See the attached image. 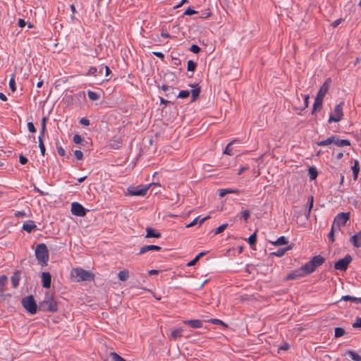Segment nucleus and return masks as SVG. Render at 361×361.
<instances>
[{
    "label": "nucleus",
    "mask_w": 361,
    "mask_h": 361,
    "mask_svg": "<svg viewBox=\"0 0 361 361\" xmlns=\"http://www.w3.org/2000/svg\"><path fill=\"white\" fill-rule=\"evenodd\" d=\"M353 328H361V318L357 317L355 323L353 324Z\"/></svg>",
    "instance_id": "56"
},
{
    "label": "nucleus",
    "mask_w": 361,
    "mask_h": 361,
    "mask_svg": "<svg viewBox=\"0 0 361 361\" xmlns=\"http://www.w3.org/2000/svg\"><path fill=\"white\" fill-rule=\"evenodd\" d=\"M288 348L289 345L287 343H284L279 348V350H287Z\"/></svg>",
    "instance_id": "63"
},
{
    "label": "nucleus",
    "mask_w": 361,
    "mask_h": 361,
    "mask_svg": "<svg viewBox=\"0 0 361 361\" xmlns=\"http://www.w3.org/2000/svg\"><path fill=\"white\" fill-rule=\"evenodd\" d=\"M27 128L30 133H34L36 132V128L32 122H29L27 123Z\"/></svg>",
    "instance_id": "55"
},
{
    "label": "nucleus",
    "mask_w": 361,
    "mask_h": 361,
    "mask_svg": "<svg viewBox=\"0 0 361 361\" xmlns=\"http://www.w3.org/2000/svg\"><path fill=\"white\" fill-rule=\"evenodd\" d=\"M288 243L287 239L285 236L279 237L275 242H272V244L275 245H282Z\"/></svg>",
    "instance_id": "35"
},
{
    "label": "nucleus",
    "mask_w": 361,
    "mask_h": 361,
    "mask_svg": "<svg viewBox=\"0 0 361 361\" xmlns=\"http://www.w3.org/2000/svg\"><path fill=\"white\" fill-rule=\"evenodd\" d=\"M323 99L316 97L313 104L312 114H314L316 111H320L322 107Z\"/></svg>",
    "instance_id": "20"
},
{
    "label": "nucleus",
    "mask_w": 361,
    "mask_h": 361,
    "mask_svg": "<svg viewBox=\"0 0 361 361\" xmlns=\"http://www.w3.org/2000/svg\"><path fill=\"white\" fill-rule=\"evenodd\" d=\"M190 51L194 54H198L200 51V48L197 44H192L190 48Z\"/></svg>",
    "instance_id": "51"
},
{
    "label": "nucleus",
    "mask_w": 361,
    "mask_h": 361,
    "mask_svg": "<svg viewBox=\"0 0 361 361\" xmlns=\"http://www.w3.org/2000/svg\"><path fill=\"white\" fill-rule=\"evenodd\" d=\"M130 274L128 269H123L118 274V278L121 281H126L129 278Z\"/></svg>",
    "instance_id": "23"
},
{
    "label": "nucleus",
    "mask_w": 361,
    "mask_h": 361,
    "mask_svg": "<svg viewBox=\"0 0 361 361\" xmlns=\"http://www.w3.org/2000/svg\"><path fill=\"white\" fill-rule=\"evenodd\" d=\"M343 104V103L341 102L335 106L334 115L332 114H330L329 120H328L329 123L338 122L343 118V107H342Z\"/></svg>",
    "instance_id": "7"
},
{
    "label": "nucleus",
    "mask_w": 361,
    "mask_h": 361,
    "mask_svg": "<svg viewBox=\"0 0 361 361\" xmlns=\"http://www.w3.org/2000/svg\"><path fill=\"white\" fill-rule=\"evenodd\" d=\"M72 274L77 279L78 281H91L94 280V275L92 272L79 268L73 269Z\"/></svg>",
    "instance_id": "5"
},
{
    "label": "nucleus",
    "mask_w": 361,
    "mask_h": 361,
    "mask_svg": "<svg viewBox=\"0 0 361 361\" xmlns=\"http://www.w3.org/2000/svg\"><path fill=\"white\" fill-rule=\"evenodd\" d=\"M87 95L89 99L92 101L97 100L99 98V96L97 92L90 90L87 92Z\"/></svg>",
    "instance_id": "38"
},
{
    "label": "nucleus",
    "mask_w": 361,
    "mask_h": 361,
    "mask_svg": "<svg viewBox=\"0 0 361 361\" xmlns=\"http://www.w3.org/2000/svg\"><path fill=\"white\" fill-rule=\"evenodd\" d=\"M103 72V66H101L99 70L96 67H90L87 73V75H94L97 76L98 75L102 74Z\"/></svg>",
    "instance_id": "21"
},
{
    "label": "nucleus",
    "mask_w": 361,
    "mask_h": 361,
    "mask_svg": "<svg viewBox=\"0 0 361 361\" xmlns=\"http://www.w3.org/2000/svg\"><path fill=\"white\" fill-rule=\"evenodd\" d=\"M238 190H233V189H230V188H226V189H221L219 190V196L220 197H224L226 194H228V193H238Z\"/></svg>",
    "instance_id": "31"
},
{
    "label": "nucleus",
    "mask_w": 361,
    "mask_h": 361,
    "mask_svg": "<svg viewBox=\"0 0 361 361\" xmlns=\"http://www.w3.org/2000/svg\"><path fill=\"white\" fill-rule=\"evenodd\" d=\"M313 202H314V197H313V196L309 197H308V200H307V210H308L309 213H311L312 209L313 207Z\"/></svg>",
    "instance_id": "43"
},
{
    "label": "nucleus",
    "mask_w": 361,
    "mask_h": 361,
    "mask_svg": "<svg viewBox=\"0 0 361 361\" xmlns=\"http://www.w3.org/2000/svg\"><path fill=\"white\" fill-rule=\"evenodd\" d=\"M73 140L75 144H80L83 140L80 135L75 134L73 136Z\"/></svg>",
    "instance_id": "52"
},
{
    "label": "nucleus",
    "mask_w": 361,
    "mask_h": 361,
    "mask_svg": "<svg viewBox=\"0 0 361 361\" xmlns=\"http://www.w3.org/2000/svg\"><path fill=\"white\" fill-rule=\"evenodd\" d=\"M197 67V63L195 62H194L192 60H189L188 61V64H187V70L188 71H195V68Z\"/></svg>",
    "instance_id": "37"
},
{
    "label": "nucleus",
    "mask_w": 361,
    "mask_h": 361,
    "mask_svg": "<svg viewBox=\"0 0 361 361\" xmlns=\"http://www.w3.org/2000/svg\"><path fill=\"white\" fill-rule=\"evenodd\" d=\"M204 255H206V252H200L192 260L190 261L187 264V266L188 267H192V266H194L199 261L200 257H202Z\"/></svg>",
    "instance_id": "29"
},
{
    "label": "nucleus",
    "mask_w": 361,
    "mask_h": 361,
    "mask_svg": "<svg viewBox=\"0 0 361 361\" xmlns=\"http://www.w3.org/2000/svg\"><path fill=\"white\" fill-rule=\"evenodd\" d=\"M161 90L164 91L166 93V96L169 97L171 94H173V92H170L169 90H173V87L166 85H161Z\"/></svg>",
    "instance_id": "39"
},
{
    "label": "nucleus",
    "mask_w": 361,
    "mask_h": 361,
    "mask_svg": "<svg viewBox=\"0 0 361 361\" xmlns=\"http://www.w3.org/2000/svg\"><path fill=\"white\" fill-rule=\"evenodd\" d=\"M110 356L111 357L112 361H126L124 358L120 356L115 352H112L110 353Z\"/></svg>",
    "instance_id": "36"
},
{
    "label": "nucleus",
    "mask_w": 361,
    "mask_h": 361,
    "mask_svg": "<svg viewBox=\"0 0 361 361\" xmlns=\"http://www.w3.org/2000/svg\"><path fill=\"white\" fill-rule=\"evenodd\" d=\"M334 142V136L331 135V137H328L327 139L318 142L317 145L319 146H327L330 144H332Z\"/></svg>",
    "instance_id": "32"
},
{
    "label": "nucleus",
    "mask_w": 361,
    "mask_h": 361,
    "mask_svg": "<svg viewBox=\"0 0 361 361\" xmlns=\"http://www.w3.org/2000/svg\"><path fill=\"white\" fill-rule=\"evenodd\" d=\"M38 141H39V147L40 149V152H41L42 155L44 156L45 154L46 149H45V146L44 145L43 137H38Z\"/></svg>",
    "instance_id": "41"
},
{
    "label": "nucleus",
    "mask_w": 361,
    "mask_h": 361,
    "mask_svg": "<svg viewBox=\"0 0 361 361\" xmlns=\"http://www.w3.org/2000/svg\"><path fill=\"white\" fill-rule=\"evenodd\" d=\"M7 281V277L5 275L0 276V286H4Z\"/></svg>",
    "instance_id": "60"
},
{
    "label": "nucleus",
    "mask_w": 361,
    "mask_h": 361,
    "mask_svg": "<svg viewBox=\"0 0 361 361\" xmlns=\"http://www.w3.org/2000/svg\"><path fill=\"white\" fill-rule=\"evenodd\" d=\"M152 185H157L156 183H150L148 185L139 188V187L130 186L128 188V194L131 196H144L146 195L147 191L149 190Z\"/></svg>",
    "instance_id": "6"
},
{
    "label": "nucleus",
    "mask_w": 361,
    "mask_h": 361,
    "mask_svg": "<svg viewBox=\"0 0 361 361\" xmlns=\"http://www.w3.org/2000/svg\"><path fill=\"white\" fill-rule=\"evenodd\" d=\"M21 272L19 270L16 271L11 276V281L12 286L14 288H16L19 285V281L20 279Z\"/></svg>",
    "instance_id": "15"
},
{
    "label": "nucleus",
    "mask_w": 361,
    "mask_h": 361,
    "mask_svg": "<svg viewBox=\"0 0 361 361\" xmlns=\"http://www.w3.org/2000/svg\"><path fill=\"white\" fill-rule=\"evenodd\" d=\"M14 77H15V75H13V76L11 77V78L9 80V87L13 92H14L16 90V82H15Z\"/></svg>",
    "instance_id": "44"
},
{
    "label": "nucleus",
    "mask_w": 361,
    "mask_h": 361,
    "mask_svg": "<svg viewBox=\"0 0 361 361\" xmlns=\"http://www.w3.org/2000/svg\"><path fill=\"white\" fill-rule=\"evenodd\" d=\"M349 219H350V213L349 212H341L335 216L334 221L335 224H336L337 226H339L341 227L342 226H345V224L349 220Z\"/></svg>",
    "instance_id": "10"
},
{
    "label": "nucleus",
    "mask_w": 361,
    "mask_h": 361,
    "mask_svg": "<svg viewBox=\"0 0 361 361\" xmlns=\"http://www.w3.org/2000/svg\"><path fill=\"white\" fill-rule=\"evenodd\" d=\"M185 324H189L192 328L197 329L202 327V322L198 319H191L184 321Z\"/></svg>",
    "instance_id": "22"
},
{
    "label": "nucleus",
    "mask_w": 361,
    "mask_h": 361,
    "mask_svg": "<svg viewBox=\"0 0 361 361\" xmlns=\"http://www.w3.org/2000/svg\"><path fill=\"white\" fill-rule=\"evenodd\" d=\"M341 300L351 301L356 304H361V298H356L350 295H343Z\"/></svg>",
    "instance_id": "24"
},
{
    "label": "nucleus",
    "mask_w": 361,
    "mask_h": 361,
    "mask_svg": "<svg viewBox=\"0 0 361 361\" xmlns=\"http://www.w3.org/2000/svg\"><path fill=\"white\" fill-rule=\"evenodd\" d=\"M71 212L73 215L78 216H84L86 214V209L78 202L71 204Z\"/></svg>",
    "instance_id": "11"
},
{
    "label": "nucleus",
    "mask_w": 361,
    "mask_h": 361,
    "mask_svg": "<svg viewBox=\"0 0 361 361\" xmlns=\"http://www.w3.org/2000/svg\"><path fill=\"white\" fill-rule=\"evenodd\" d=\"M34 190L38 193H39L41 195H49V194L48 192H45L42 190H41L39 188L34 185Z\"/></svg>",
    "instance_id": "61"
},
{
    "label": "nucleus",
    "mask_w": 361,
    "mask_h": 361,
    "mask_svg": "<svg viewBox=\"0 0 361 361\" xmlns=\"http://www.w3.org/2000/svg\"><path fill=\"white\" fill-rule=\"evenodd\" d=\"M161 250V247L158 245H145L140 249V252H139L138 255H142V254H144L148 251H151V250L160 251Z\"/></svg>",
    "instance_id": "14"
},
{
    "label": "nucleus",
    "mask_w": 361,
    "mask_h": 361,
    "mask_svg": "<svg viewBox=\"0 0 361 361\" xmlns=\"http://www.w3.org/2000/svg\"><path fill=\"white\" fill-rule=\"evenodd\" d=\"M36 225L35 224L33 221H27L23 225V229L27 233H31L36 228Z\"/></svg>",
    "instance_id": "19"
},
{
    "label": "nucleus",
    "mask_w": 361,
    "mask_h": 361,
    "mask_svg": "<svg viewBox=\"0 0 361 361\" xmlns=\"http://www.w3.org/2000/svg\"><path fill=\"white\" fill-rule=\"evenodd\" d=\"M250 212L249 210H244L241 212V217L247 221L250 217Z\"/></svg>",
    "instance_id": "49"
},
{
    "label": "nucleus",
    "mask_w": 361,
    "mask_h": 361,
    "mask_svg": "<svg viewBox=\"0 0 361 361\" xmlns=\"http://www.w3.org/2000/svg\"><path fill=\"white\" fill-rule=\"evenodd\" d=\"M346 353L349 355L354 361H361V356L355 351L348 350Z\"/></svg>",
    "instance_id": "33"
},
{
    "label": "nucleus",
    "mask_w": 361,
    "mask_h": 361,
    "mask_svg": "<svg viewBox=\"0 0 361 361\" xmlns=\"http://www.w3.org/2000/svg\"><path fill=\"white\" fill-rule=\"evenodd\" d=\"M74 155L75 158L78 160H82L83 158V153L80 150H75Z\"/></svg>",
    "instance_id": "53"
},
{
    "label": "nucleus",
    "mask_w": 361,
    "mask_h": 361,
    "mask_svg": "<svg viewBox=\"0 0 361 361\" xmlns=\"http://www.w3.org/2000/svg\"><path fill=\"white\" fill-rule=\"evenodd\" d=\"M257 242V235L256 233H254L248 238V243L250 245H255Z\"/></svg>",
    "instance_id": "45"
},
{
    "label": "nucleus",
    "mask_w": 361,
    "mask_h": 361,
    "mask_svg": "<svg viewBox=\"0 0 361 361\" xmlns=\"http://www.w3.org/2000/svg\"><path fill=\"white\" fill-rule=\"evenodd\" d=\"M57 152L60 156L65 155V150L61 146H57Z\"/></svg>",
    "instance_id": "62"
},
{
    "label": "nucleus",
    "mask_w": 361,
    "mask_h": 361,
    "mask_svg": "<svg viewBox=\"0 0 361 361\" xmlns=\"http://www.w3.org/2000/svg\"><path fill=\"white\" fill-rule=\"evenodd\" d=\"M161 237V233L151 227L146 228L145 238H159Z\"/></svg>",
    "instance_id": "18"
},
{
    "label": "nucleus",
    "mask_w": 361,
    "mask_h": 361,
    "mask_svg": "<svg viewBox=\"0 0 361 361\" xmlns=\"http://www.w3.org/2000/svg\"><path fill=\"white\" fill-rule=\"evenodd\" d=\"M308 173L311 180L316 179L318 175L317 170L314 166H311L309 168Z\"/></svg>",
    "instance_id": "28"
},
{
    "label": "nucleus",
    "mask_w": 361,
    "mask_h": 361,
    "mask_svg": "<svg viewBox=\"0 0 361 361\" xmlns=\"http://www.w3.org/2000/svg\"><path fill=\"white\" fill-rule=\"evenodd\" d=\"M350 241L355 247H361V231L350 238Z\"/></svg>",
    "instance_id": "17"
},
{
    "label": "nucleus",
    "mask_w": 361,
    "mask_h": 361,
    "mask_svg": "<svg viewBox=\"0 0 361 361\" xmlns=\"http://www.w3.org/2000/svg\"><path fill=\"white\" fill-rule=\"evenodd\" d=\"M293 247V245H288L285 248H279L276 252H274L273 255L277 257H282L288 250H291Z\"/></svg>",
    "instance_id": "26"
},
{
    "label": "nucleus",
    "mask_w": 361,
    "mask_h": 361,
    "mask_svg": "<svg viewBox=\"0 0 361 361\" xmlns=\"http://www.w3.org/2000/svg\"><path fill=\"white\" fill-rule=\"evenodd\" d=\"M183 329L182 328H178V329H173L172 331H171V339H176L178 337H180L182 336V332H183Z\"/></svg>",
    "instance_id": "27"
},
{
    "label": "nucleus",
    "mask_w": 361,
    "mask_h": 361,
    "mask_svg": "<svg viewBox=\"0 0 361 361\" xmlns=\"http://www.w3.org/2000/svg\"><path fill=\"white\" fill-rule=\"evenodd\" d=\"M197 13V11L193 10L190 7H188L184 12V15L191 16L192 14Z\"/></svg>",
    "instance_id": "54"
},
{
    "label": "nucleus",
    "mask_w": 361,
    "mask_h": 361,
    "mask_svg": "<svg viewBox=\"0 0 361 361\" xmlns=\"http://www.w3.org/2000/svg\"><path fill=\"white\" fill-rule=\"evenodd\" d=\"M21 303L23 307L28 313L35 314L37 312L38 305H37L33 295H30L23 298L21 300Z\"/></svg>",
    "instance_id": "4"
},
{
    "label": "nucleus",
    "mask_w": 361,
    "mask_h": 361,
    "mask_svg": "<svg viewBox=\"0 0 361 361\" xmlns=\"http://www.w3.org/2000/svg\"><path fill=\"white\" fill-rule=\"evenodd\" d=\"M228 224H221V226H219V227H217L214 233L215 235H218L221 233H222L227 227H228Z\"/></svg>",
    "instance_id": "40"
},
{
    "label": "nucleus",
    "mask_w": 361,
    "mask_h": 361,
    "mask_svg": "<svg viewBox=\"0 0 361 361\" xmlns=\"http://www.w3.org/2000/svg\"><path fill=\"white\" fill-rule=\"evenodd\" d=\"M351 261L352 257L350 255H347L334 264V269L340 271H345Z\"/></svg>",
    "instance_id": "8"
},
{
    "label": "nucleus",
    "mask_w": 361,
    "mask_h": 361,
    "mask_svg": "<svg viewBox=\"0 0 361 361\" xmlns=\"http://www.w3.org/2000/svg\"><path fill=\"white\" fill-rule=\"evenodd\" d=\"M190 95V92L188 90H181L180 91L178 95L177 96L178 98L185 99L188 97Z\"/></svg>",
    "instance_id": "46"
},
{
    "label": "nucleus",
    "mask_w": 361,
    "mask_h": 361,
    "mask_svg": "<svg viewBox=\"0 0 361 361\" xmlns=\"http://www.w3.org/2000/svg\"><path fill=\"white\" fill-rule=\"evenodd\" d=\"M235 140H233L232 142H230L226 147L224 154L231 155V149L229 148V147L235 142Z\"/></svg>",
    "instance_id": "50"
},
{
    "label": "nucleus",
    "mask_w": 361,
    "mask_h": 361,
    "mask_svg": "<svg viewBox=\"0 0 361 361\" xmlns=\"http://www.w3.org/2000/svg\"><path fill=\"white\" fill-rule=\"evenodd\" d=\"M334 231H330L329 233L328 234V237L331 241V243H334L335 241V239H334Z\"/></svg>",
    "instance_id": "64"
},
{
    "label": "nucleus",
    "mask_w": 361,
    "mask_h": 361,
    "mask_svg": "<svg viewBox=\"0 0 361 361\" xmlns=\"http://www.w3.org/2000/svg\"><path fill=\"white\" fill-rule=\"evenodd\" d=\"M331 79L328 78L320 87L316 97L324 99L330 87Z\"/></svg>",
    "instance_id": "12"
},
{
    "label": "nucleus",
    "mask_w": 361,
    "mask_h": 361,
    "mask_svg": "<svg viewBox=\"0 0 361 361\" xmlns=\"http://www.w3.org/2000/svg\"><path fill=\"white\" fill-rule=\"evenodd\" d=\"M199 219H200V216L195 218V219H193L192 221H191L190 224H188L186 226V227L187 228H190V227H192V226H195L198 223Z\"/></svg>",
    "instance_id": "59"
},
{
    "label": "nucleus",
    "mask_w": 361,
    "mask_h": 361,
    "mask_svg": "<svg viewBox=\"0 0 361 361\" xmlns=\"http://www.w3.org/2000/svg\"><path fill=\"white\" fill-rule=\"evenodd\" d=\"M302 97H303V99H304V105H303V106H301L299 109L301 110H303L308 106V102H309L308 100H309L310 97H309L308 94H305V95L302 94Z\"/></svg>",
    "instance_id": "48"
},
{
    "label": "nucleus",
    "mask_w": 361,
    "mask_h": 361,
    "mask_svg": "<svg viewBox=\"0 0 361 361\" xmlns=\"http://www.w3.org/2000/svg\"><path fill=\"white\" fill-rule=\"evenodd\" d=\"M47 117L44 116L42 119V126H41V131L40 135L39 137H44L45 131H46V122H47Z\"/></svg>",
    "instance_id": "34"
},
{
    "label": "nucleus",
    "mask_w": 361,
    "mask_h": 361,
    "mask_svg": "<svg viewBox=\"0 0 361 361\" xmlns=\"http://www.w3.org/2000/svg\"><path fill=\"white\" fill-rule=\"evenodd\" d=\"M345 331L343 328L336 327L335 328V338H338L345 334Z\"/></svg>",
    "instance_id": "42"
},
{
    "label": "nucleus",
    "mask_w": 361,
    "mask_h": 361,
    "mask_svg": "<svg viewBox=\"0 0 361 361\" xmlns=\"http://www.w3.org/2000/svg\"><path fill=\"white\" fill-rule=\"evenodd\" d=\"M42 286L45 288H49L51 283V276L49 272H42Z\"/></svg>",
    "instance_id": "13"
},
{
    "label": "nucleus",
    "mask_w": 361,
    "mask_h": 361,
    "mask_svg": "<svg viewBox=\"0 0 361 361\" xmlns=\"http://www.w3.org/2000/svg\"><path fill=\"white\" fill-rule=\"evenodd\" d=\"M200 87H197L193 90H191V100L192 102H195L200 94Z\"/></svg>",
    "instance_id": "30"
},
{
    "label": "nucleus",
    "mask_w": 361,
    "mask_h": 361,
    "mask_svg": "<svg viewBox=\"0 0 361 361\" xmlns=\"http://www.w3.org/2000/svg\"><path fill=\"white\" fill-rule=\"evenodd\" d=\"M352 171L353 174V178L354 180H356L357 178V176L360 171V166H359V162L357 160H355L354 165L352 166Z\"/></svg>",
    "instance_id": "25"
},
{
    "label": "nucleus",
    "mask_w": 361,
    "mask_h": 361,
    "mask_svg": "<svg viewBox=\"0 0 361 361\" xmlns=\"http://www.w3.org/2000/svg\"><path fill=\"white\" fill-rule=\"evenodd\" d=\"M324 262V257L321 255H316L303 265V269H306V273L310 274L314 272L317 267L322 265Z\"/></svg>",
    "instance_id": "3"
},
{
    "label": "nucleus",
    "mask_w": 361,
    "mask_h": 361,
    "mask_svg": "<svg viewBox=\"0 0 361 361\" xmlns=\"http://www.w3.org/2000/svg\"><path fill=\"white\" fill-rule=\"evenodd\" d=\"M79 123H80L81 125H83V126H90V121H89L87 118H82L80 120Z\"/></svg>",
    "instance_id": "57"
},
{
    "label": "nucleus",
    "mask_w": 361,
    "mask_h": 361,
    "mask_svg": "<svg viewBox=\"0 0 361 361\" xmlns=\"http://www.w3.org/2000/svg\"><path fill=\"white\" fill-rule=\"evenodd\" d=\"M19 161L21 164L24 165L27 163L28 160L25 156L20 154L19 156Z\"/></svg>",
    "instance_id": "58"
},
{
    "label": "nucleus",
    "mask_w": 361,
    "mask_h": 361,
    "mask_svg": "<svg viewBox=\"0 0 361 361\" xmlns=\"http://www.w3.org/2000/svg\"><path fill=\"white\" fill-rule=\"evenodd\" d=\"M334 136V142L333 144L338 147H343V146H350V142L348 140H341L339 139L338 136L337 135H333Z\"/></svg>",
    "instance_id": "16"
},
{
    "label": "nucleus",
    "mask_w": 361,
    "mask_h": 361,
    "mask_svg": "<svg viewBox=\"0 0 361 361\" xmlns=\"http://www.w3.org/2000/svg\"><path fill=\"white\" fill-rule=\"evenodd\" d=\"M306 275H308L307 273H306V269H303V266H302L300 268L293 271L292 272L289 273L286 277V279L287 281L289 280H295L300 278H302Z\"/></svg>",
    "instance_id": "9"
},
{
    "label": "nucleus",
    "mask_w": 361,
    "mask_h": 361,
    "mask_svg": "<svg viewBox=\"0 0 361 361\" xmlns=\"http://www.w3.org/2000/svg\"><path fill=\"white\" fill-rule=\"evenodd\" d=\"M35 257L41 265L44 266L47 264L49 260V250L44 243L37 245L35 248Z\"/></svg>",
    "instance_id": "2"
},
{
    "label": "nucleus",
    "mask_w": 361,
    "mask_h": 361,
    "mask_svg": "<svg viewBox=\"0 0 361 361\" xmlns=\"http://www.w3.org/2000/svg\"><path fill=\"white\" fill-rule=\"evenodd\" d=\"M209 322L212 324H219V325L224 326L226 327L228 326V325L226 324L223 321L218 319H211L209 320Z\"/></svg>",
    "instance_id": "47"
},
{
    "label": "nucleus",
    "mask_w": 361,
    "mask_h": 361,
    "mask_svg": "<svg viewBox=\"0 0 361 361\" xmlns=\"http://www.w3.org/2000/svg\"><path fill=\"white\" fill-rule=\"evenodd\" d=\"M38 309L42 312H56L58 311V305L52 296L47 295L45 299L39 303Z\"/></svg>",
    "instance_id": "1"
}]
</instances>
